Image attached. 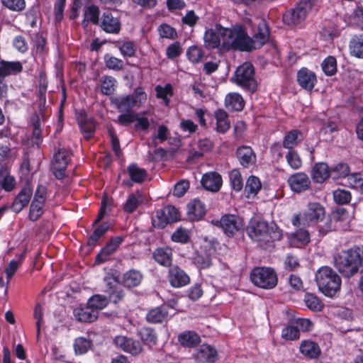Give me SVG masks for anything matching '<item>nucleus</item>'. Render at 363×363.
Masks as SVG:
<instances>
[{
  "label": "nucleus",
  "mask_w": 363,
  "mask_h": 363,
  "mask_svg": "<svg viewBox=\"0 0 363 363\" xmlns=\"http://www.w3.org/2000/svg\"><path fill=\"white\" fill-rule=\"evenodd\" d=\"M335 266L346 278L363 273V246H354L342 250L334 257Z\"/></svg>",
  "instance_id": "1"
},
{
  "label": "nucleus",
  "mask_w": 363,
  "mask_h": 363,
  "mask_svg": "<svg viewBox=\"0 0 363 363\" xmlns=\"http://www.w3.org/2000/svg\"><path fill=\"white\" fill-rule=\"evenodd\" d=\"M249 237L262 248L272 246V244L281 240V231L274 223L269 224L262 220L254 219L247 227Z\"/></svg>",
  "instance_id": "2"
},
{
  "label": "nucleus",
  "mask_w": 363,
  "mask_h": 363,
  "mask_svg": "<svg viewBox=\"0 0 363 363\" xmlns=\"http://www.w3.org/2000/svg\"><path fill=\"white\" fill-rule=\"evenodd\" d=\"M220 33L223 38V45L228 49L249 51L252 49V39L240 26L233 29L221 28Z\"/></svg>",
  "instance_id": "3"
},
{
  "label": "nucleus",
  "mask_w": 363,
  "mask_h": 363,
  "mask_svg": "<svg viewBox=\"0 0 363 363\" xmlns=\"http://www.w3.org/2000/svg\"><path fill=\"white\" fill-rule=\"evenodd\" d=\"M315 281L319 290L325 296H335L341 287V279L329 267H322L315 273Z\"/></svg>",
  "instance_id": "4"
},
{
  "label": "nucleus",
  "mask_w": 363,
  "mask_h": 363,
  "mask_svg": "<svg viewBox=\"0 0 363 363\" xmlns=\"http://www.w3.org/2000/svg\"><path fill=\"white\" fill-rule=\"evenodd\" d=\"M106 285V292L108 294V299L104 296L96 294L91 296L87 303L91 308L96 309L98 313L99 310H102L107 306L108 301L116 303L124 296L123 291L121 289L116 280L108 281Z\"/></svg>",
  "instance_id": "5"
},
{
  "label": "nucleus",
  "mask_w": 363,
  "mask_h": 363,
  "mask_svg": "<svg viewBox=\"0 0 363 363\" xmlns=\"http://www.w3.org/2000/svg\"><path fill=\"white\" fill-rule=\"evenodd\" d=\"M231 80L244 89L251 92H255L257 89L254 67L250 62H245L239 66Z\"/></svg>",
  "instance_id": "6"
},
{
  "label": "nucleus",
  "mask_w": 363,
  "mask_h": 363,
  "mask_svg": "<svg viewBox=\"0 0 363 363\" xmlns=\"http://www.w3.org/2000/svg\"><path fill=\"white\" fill-rule=\"evenodd\" d=\"M324 216V208L320 203H310L306 212L294 216L292 223L297 227H307L322 220Z\"/></svg>",
  "instance_id": "7"
},
{
  "label": "nucleus",
  "mask_w": 363,
  "mask_h": 363,
  "mask_svg": "<svg viewBox=\"0 0 363 363\" xmlns=\"http://www.w3.org/2000/svg\"><path fill=\"white\" fill-rule=\"evenodd\" d=\"M252 282L257 286L271 289L277 284V276L275 271L270 267H256L250 274Z\"/></svg>",
  "instance_id": "8"
},
{
  "label": "nucleus",
  "mask_w": 363,
  "mask_h": 363,
  "mask_svg": "<svg viewBox=\"0 0 363 363\" xmlns=\"http://www.w3.org/2000/svg\"><path fill=\"white\" fill-rule=\"evenodd\" d=\"M147 100V94L142 88L135 89L133 94L116 99V106L120 112H132L134 107H140Z\"/></svg>",
  "instance_id": "9"
},
{
  "label": "nucleus",
  "mask_w": 363,
  "mask_h": 363,
  "mask_svg": "<svg viewBox=\"0 0 363 363\" xmlns=\"http://www.w3.org/2000/svg\"><path fill=\"white\" fill-rule=\"evenodd\" d=\"M315 0H302L298 6L283 15V21L289 26L301 23L314 6Z\"/></svg>",
  "instance_id": "10"
},
{
  "label": "nucleus",
  "mask_w": 363,
  "mask_h": 363,
  "mask_svg": "<svg viewBox=\"0 0 363 363\" xmlns=\"http://www.w3.org/2000/svg\"><path fill=\"white\" fill-rule=\"evenodd\" d=\"M180 214L177 208L173 206H167L162 209L157 210L152 218V225L157 228H164L169 223L179 220Z\"/></svg>",
  "instance_id": "11"
},
{
  "label": "nucleus",
  "mask_w": 363,
  "mask_h": 363,
  "mask_svg": "<svg viewBox=\"0 0 363 363\" xmlns=\"http://www.w3.org/2000/svg\"><path fill=\"white\" fill-rule=\"evenodd\" d=\"M72 152L65 148H60L55 153L52 161L51 169L57 179L65 177L67 166L71 160Z\"/></svg>",
  "instance_id": "12"
},
{
  "label": "nucleus",
  "mask_w": 363,
  "mask_h": 363,
  "mask_svg": "<svg viewBox=\"0 0 363 363\" xmlns=\"http://www.w3.org/2000/svg\"><path fill=\"white\" fill-rule=\"evenodd\" d=\"M213 223L220 226L228 236L233 235L244 226L243 220L235 215L223 216L220 220H213Z\"/></svg>",
  "instance_id": "13"
},
{
  "label": "nucleus",
  "mask_w": 363,
  "mask_h": 363,
  "mask_svg": "<svg viewBox=\"0 0 363 363\" xmlns=\"http://www.w3.org/2000/svg\"><path fill=\"white\" fill-rule=\"evenodd\" d=\"M235 155L240 164L244 168H250L256 164L257 156L250 146L242 145L238 147Z\"/></svg>",
  "instance_id": "14"
},
{
  "label": "nucleus",
  "mask_w": 363,
  "mask_h": 363,
  "mask_svg": "<svg viewBox=\"0 0 363 363\" xmlns=\"http://www.w3.org/2000/svg\"><path fill=\"white\" fill-rule=\"evenodd\" d=\"M100 26L104 31L111 34H118L121 30L119 18L113 16L109 11L103 13Z\"/></svg>",
  "instance_id": "15"
},
{
  "label": "nucleus",
  "mask_w": 363,
  "mask_h": 363,
  "mask_svg": "<svg viewBox=\"0 0 363 363\" xmlns=\"http://www.w3.org/2000/svg\"><path fill=\"white\" fill-rule=\"evenodd\" d=\"M32 194V187L27 184L15 197L11 205L12 211L16 213L21 211L30 201Z\"/></svg>",
  "instance_id": "16"
},
{
  "label": "nucleus",
  "mask_w": 363,
  "mask_h": 363,
  "mask_svg": "<svg viewBox=\"0 0 363 363\" xmlns=\"http://www.w3.org/2000/svg\"><path fill=\"white\" fill-rule=\"evenodd\" d=\"M288 182L291 190L297 193L307 190L311 184L309 177L303 172H298L292 174L289 177Z\"/></svg>",
  "instance_id": "17"
},
{
  "label": "nucleus",
  "mask_w": 363,
  "mask_h": 363,
  "mask_svg": "<svg viewBox=\"0 0 363 363\" xmlns=\"http://www.w3.org/2000/svg\"><path fill=\"white\" fill-rule=\"evenodd\" d=\"M206 212V206L199 199H192L186 206V213L190 220L198 221L201 220L205 216Z\"/></svg>",
  "instance_id": "18"
},
{
  "label": "nucleus",
  "mask_w": 363,
  "mask_h": 363,
  "mask_svg": "<svg viewBox=\"0 0 363 363\" xmlns=\"http://www.w3.org/2000/svg\"><path fill=\"white\" fill-rule=\"evenodd\" d=\"M169 280L173 287H182L189 283L190 279L184 270L174 266L169 270Z\"/></svg>",
  "instance_id": "19"
},
{
  "label": "nucleus",
  "mask_w": 363,
  "mask_h": 363,
  "mask_svg": "<svg viewBox=\"0 0 363 363\" xmlns=\"http://www.w3.org/2000/svg\"><path fill=\"white\" fill-rule=\"evenodd\" d=\"M216 350L209 345L203 344L196 351L195 359L199 363L214 362L217 360Z\"/></svg>",
  "instance_id": "20"
},
{
  "label": "nucleus",
  "mask_w": 363,
  "mask_h": 363,
  "mask_svg": "<svg viewBox=\"0 0 363 363\" xmlns=\"http://www.w3.org/2000/svg\"><path fill=\"white\" fill-rule=\"evenodd\" d=\"M202 186L211 191H218L222 185L221 176L215 172L203 174L201 179Z\"/></svg>",
  "instance_id": "21"
},
{
  "label": "nucleus",
  "mask_w": 363,
  "mask_h": 363,
  "mask_svg": "<svg viewBox=\"0 0 363 363\" xmlns=\"http://www.w3.org/2000/svg\"><path fill=\"white\" fill-rule=\"evenodd\" d=\"M297 81L302 88L311 91L316 82V76L308 69L302 68L297 74Z\"/></svg>",
  "instance_id": "22"
},
{
  "label": "nucleus",
  "mask_w": 363,
  "mask_h": 363,
  "mask_svg": "<svg viewBox=\"0 0 363 363\" xmlns=\"http://www.w3.org/2000/svg\"><path fill=\"white\" fill-rule=\"evenodd\" d=\"M122 241L123 238L121 237H116L111 240V241L100 251V252L96 256V262L99 263H102L108 260L109 256L116 251Z\"/></svg>",
  "instance_id": "23"
},
{
  "label": "nucleus",
  "mask_w": 363,
  "mask_h": 363,
  "mask_svg": "<svg viewBox=\"0 0 363 363\" xmlns=\"http://www.w3.org/2000/svg\"><path fill=\"white\" fill-rule=\"evenodd\" d=\"M74 315L80 322L91 323L97 319L98 312L87 304L85 307L75 308Z\"/></svg>",
  "instance_id": "24"
},
{
  "label": "nucleus",
  "mask_w": 363,
  "mask_h": 363,
  "mask_svg": "<svg viewBox=\"0 0 363 363\" xmlns=\"http://www.w3.org/2000/svg\"><path fill=\"white\" fill-rule=\"evenodd\" d=\"M330 171L328 165L325 162L316 163L311 170L313 180L321 184L330 177Z\"/></svg>",
  "instance_id": "25"
},
{
  "label": "nucleus",
  "mask_w": 363,
  "mask_h": 363,
  "mask_svg": "<svg viewBox=\"0 0 363 363\" xmlns=\"http://www.w3.org/2000/svg\"><path fill=\"white\" fill-rule=\"evenodd\" d=\"M300 352L309 359H317L321 353L319 345L311 340H303L300 345Z\"/></svg>",
  "instance_id": "26"
},
{
  "label": "nucleus",
  "mask_w": 363,
  "mask_h": 363,
  "mask_svg": "<svg viewBox=\"0 0 363 363\" xmlns=\"http://www.w3.org/2000/svg\"><path fill=\"white\" fill-rule=\"evenodd\" d=\"M23 67L20 62H8L5 60H1L0 79H4L9 75L20 73Z\"/></svg>",
  "instance_id": "27"
},
{
  "label": "nucleus",
  "mask_w": 363,
  "mask_h": 363,
  "mask_svg": "<svg viewBox=\"0 0 363 363\" xmlns=\"http://www.w3.org/2000/svg\"><path fill=\"white\" fill-rule=\"evenodd\" d=\"M291 245L294 247H301L310 242V235L308 230L300 228L296 232L289 235Z\"/></svg>",
  "instance_id": "28"
},
{
  "label": "nucleus",
  "mask_w": 363,
  "mask_h": 363,
  "mask_svg": "<svg viewBox=\"0 0 363 363\" xmlns=\"http://www.w3.org/2000/svg\"><path fill=\"white\" fill-rule=\"evenodd\" d=\"M168 316V311L166 306H159L151 309L146 315V320L151 323H161Z\"/></svg>",
  "instance_id": "29"
},
{
  "label": "nucleus",
  "mask_w": 363,
  "mask_h": 363,
  "mask_svg": "<svg viewBox=\"0 0 363 363\" xmlns=\"http://www.w3.org/2000/svg\"><path fill=\"white\" fill-rule=\"evenodd\" d=\"M178 341L181 345L186 347H194L201 342V338L194 331H185L178 336Z\"/></svg>",
  "instance_id": "30"
},
{
  "label": "nucleus",
  "mask_w": 363,
  "mask_h": 363,
  "mask_svg": "<svg viewBox=\"0 0 363 363\" xmlns=\"http://www.w3.org/2000/svg\"><path fill=\"white\" fill-rule=\"evenodd\" d=\"M302 140L303 135L300 130H291L284 137L283 147L289 150H292Z\"/></svg>",
  "instance_id": "31"
},
{
  "label": "nucleus",
  "mask_w": 363,
  "mask_h": 363,
  "mask_svg": "<svg viewBox=\"0 0 363 363\" xmlns=\"http://www.w3.org/2000/svg\"><path fill=\"white\" fill-rule=\"evenodd\" d=\"M77 121L84 137L89 140L95 130V121L91 118L82 115L77 117Z\"/></svg>",
  "instance_id": "32"
},
{
  "label": "nucleus",
  "mask_w": 363,
  "mask_h": 363,
  "mask_svg": "<svg viewBox=\"0 0 363 363\" xmlns=\"http://www.w3.org/2000/svg\"><path fill=\"white\" fill-rule=\"evenodd\" d=\"M155 260L160 264L168 267L171 265L172 251L169 247H160L156 249L153 252Z\"/></svg>",
  "instance_id": "33"
},
{
  "label": "nucleus",
  "mask_w": 363,
  "mask_h": 363,
  "mask_svg": "<svg viewBox=\"0 0 363 363\" xmlns=\"http://www.w3.org/2000/svg\"><path fill=\"white\" fill-rule=\"evenodd\" d=\"M257 32L254 35L255 42L262 45L265 44L269 38V28L266 21L262 18H257Z\"/></svg>",
  "instance_id": "34"
},
{
  "label": "nucleus",
  "mask_w": 363,
  "mask_h": 363,
  "mask_svg": "<svg viewBox=\"0 0 363 363\" xmlns=\"http://www.w3.org/2000/svg\"><path fill=\"white\" fill-rule=\"evenodd\" d=\"M143 279V274L138 270L130 269L123 276V284L128 288L138 286Z\"/></svg>",
  "instance_id": "35"
},
{
  "label": "nucleus",
  "mask_w": 363,
  "mask_h": 363,
  "mask_svg": "<svg viewBox=\"0 0 363 363\" xmlns=\"http://www.w3.org/2000/svg\"><path fill=\"white\" fill-rule=\"evenodd\" d=\"M138 336L140 337L144 345H147L149 347H152L157 344V334L155 331L151 328H142L138 331Z\"/></svg>",
  "instance_id": "36"
},
{
  "label": "nucleus",
  "mask_w": 363,
  "mask_h": 363,
  "mask_svg": "<svg viewBox=\"0 0 363 363\" xmlns=\"http://www.w3.org/2000/svg\"><path fill=\"white\" fill-rule=\"evenodd\" d=\"M225 105L229 110L241 111L244 107V100L240 94L230 93L225 96Z\"/></svg>",
  "instance_id": "37"
},
{
  "label": "nucleus",
  "mask_w": 363,
  "mask_h": 363,
  "mask_svg": "<svg viewBox=\"0 0 363 363\" xmlns=\"http://www.w3.org/2000/svg\"><path fill=\"white\" fill-rule=\"evenodd\" d=\"M215 118L216 120L217 132L225 133L229 130L230 123L228 119V115L224 110L218 109L216 111Z\"/></svg>",
  "instance_id": "38"
},
{
  "label": "nucleus",
  "mask_w": 363,
  "mask_h": 363,
  "mask_svg": "<svg viewBox=\"0 0 363 363\" xmlns=\"http://www.w3.org/2000/svg\"><path fill=\"white\" fill-rule=\"evenodd\" d=\"M218 29V33L215 32L213 29H208L206 31L204 35V46L208 49H214L218 48L220 43V38L222 35L220 33V29Z\"/></svg>",
  "instance_id": "39"
},
{
  "label": "nucleus",
  "mask_w": 363,
  "mask_h": 363,
  "mask_svg": "<svg viewBox=\"0 0 363 363\" xmlns=\"http://www.w3.org/2000/svg\"><path fill=\"white\" fill-rule=\"evenodd\" d=\"M261 188L262 184L259 179L255 176L250 177L246 182L245 187L246 196L248 199L255 197L260 191Z\"/></svg>",
  "instance_id": "40"
},
{
  "label": "nucleus",
  "mask_w": 363,
  "mask_h": 363,
  "mask_svg": "<svg viewBox=\"0 0 363 363\" xmlns=\"http://www.w3.org/2000/svg\"><path fill=\"white\" fill-rule=\"evenodd\" d=\"M127 171L130 179L135 183H142L147 176L146 170L145 169L140 168L135 164L128 166Z\"/></svg>",
  "instance_id": "41"
},
{
  "label": "nucleus",
  "mask_w": 363,
  "mask_h": 363,
  "mask_svg": "<svg viewBox=\"0 0 363 363\" xmlns=\"http://www.w3.org/2000/svg\"><path fill=\"white\" fill-rule=\"evenodd\" d=\"M350 49L353 56L363 58V34L357 35L351 40Z\"/></svg>",
  "instance_id": "42"
},
{
  "label": "nucleus",
  "mask_w": 363,
  "mask_h": 363,
  "mask_svg": "<svg viewBox=\"0 0 363 363\" xmlns=\"http://www.w3.org/2000/svg\"><path fill=\"white\" fill-rule=\"evenodd\" d=\"M168 133L169 130L167 126L160 125L157 134L152 135L150 141L148 142V146L156 147L159 143H162L167 140Z\"/></svg>",
  "instance_id": "43"
},
{
  "label": "nucleus",
  "mask_w": 363,
  "mask_h": 363,
  "mask_svg": "<svg viewBox=\"0 0 363 363\" xmlns=\"http://www.w3.org/2000/svg\"><path fill=\"white\" fill-rule=\"evenodd\" d=\"M116 80L111 76H104L101 79V91L104 95H111L115 91Z\"/></svg>",
  "instance_id": "44"
},
{
  "label": "nucleus",
  "mask_w": 363,
  "mask_h": 363,
  "mask_svg": "<svg viewBox=\"0 0 363 363\" xmlns=\"http://www.w3.org/2000/svg\"><path fill=\"white\" fill-rule=\"evenodd\" d=\"M31 125L33 127V142L38 144L41 140V121L40 116L33 114L30 118Z\"/></svg>",
  "instance_id": "45"
},
{
  "label": "nucleus",
  "mask_w": 363,
  "mask_h": 363,
  "mask_svg": "<svg viewBox=\"0 0 363 363\" xmlns=\"http://www.w3.org/2000/svg\"><path fill=\"white\" fill-rule=\"evenodd\" d=\"M304 302L307 308L311 311H320L323 308V303L316 296L312 294H306L305 295Z\"/></svg>",
  "instance_id": "46"
},
{
  "label": "nucleus",
  "mask_w": 363,
  "mask_h": 363,
  "mask_svg": "<svg viewBox=\"0 0 363 363\" xmlns=\"http://www.w3.org/2000/svg\"><path fill=\"white\" fill-rule=\"evenodd\" d=\"M141 203V196L140 194L136 196L134 194L129 195L126 202L124 204L123 209L127 213H133Z\"/></svg>",
  "instance_id": "47"
},
{
  "label": "nucleus",
  "mask_w": 363,
  "mask_h": 363,
  "mask_svg": "<svg viewBox=\"0 0 363 363\" xmlns=\"http://www.w3.org/2000/svg\"><path fill=\"white\" fill-rule=\"evenodd\" d=\"M281 337L289 340H298L300 337V331L296 324L290 325L283 328Z\"/></svg>",
  "instance_id": "48"
},
{
  "label": "nucleus",
  "mask_w": 363,
  "mask_h": 363,
  "mask_svg": "<svg viewBox=\"0 0 363 363\" xmlns=\"http://www.w3.org/2000/svg\"><path fill=\"white\" fill-rule=\"evenodd\" d=\"M286 160L288 164L294 169H299L302 165V161L296 151L289 150L286 155Z\"/></svg>",
  "instance_id": "49"
},
{
  "label": "nucleus",
  "mask_w": 363,
  "mask_h": 363,
  "mask_svg": "<svg viewBox=\"0 0 363 363\" xmlns=\"http://www.w3.org/2000/svg\"><path fill=\"white\" fill-rule=\"evenodd\" d=\"M322 69L325 74L333 75L337 71V62L334 57L329 56L322 62Z\"/></svg>",
  "instance_id": "50"
},
{
  "label": "nucleus",
  "mask_w": 363,
  "mask_h": 363,
  "mask_svg": "<svg viewBox=\"0 0 363 363\" xmlns=\"http://www.w3.org/2000/svg\"><path fill=\"white\" fill-rule=\"evenodd\" d=\"M108 228L109 225L107 223H103L99 225L91 235L88 241L89 245H94L108 231Z\"/></svg>",
  "instance_id": "51"
},
{
  "label": "nucleus",
  "mask_w": 363,
  "mask_h": 363,
  "mask_svg": "<svg viewBox=\"0 0 363 363\" xmlns=\"http://www.w3.org/2000/svg\"><path fill=\"white\" fill-rule=\"evenodd\" d=\"M91 342L84 337H78L75 340L74 348L76 354H83L91 347Z\"/></svg>",
  "instance_id": "52"
},
{
  "label": "nucleus",
  "mask_w": 363,
  "mask_h": 363,
  "mask_svg": "<svg viewBox=\"0 0 363 363\" xmlns=\"http://www.w3.org/2000/svg\"><path fill=\"white\" fill-rule=\"evenodd\" d=\"M333 199L337 204H346L351 200V194L348 191L338 189L333 191Z\"/></svg>",
  "instance_id": "53"
},
{
  "label": "nucleus",
  "mask_w": 363,
  "mask_h": 363,
  "mask_svg": "<svg viewBox=\"0 0 363 363\" xmlns=\"http://www.w3.org/2000/svg\"><path fill=\"white\" fill-rule=\"evenodd\" d=\"M43 203L38 201H33L30 208L29 218L31 220L35 221L39 218V217L43 213Z\"/></svg>",
  "instance_id": "54"
},
{
  "label": "nucleus",
  "mask_w": 363,
  "mask_h": 363,
  "mask_svg": "<svg viewBox=\"0 0 363 363\" xmlns=\"http://www.w3.org/2000/svg\"><path fill=\"white\" fill-rule=\"evenodd\" d=\"M104 62L106 67L109 69L118 71L123 67V60L109 55H105Z\"/></svg>",
  "instance_id": "55"
},
{
  "label": "nucleus",
  "mask_w": 363,
  "mask_h": 363,
  "mask_svg": "<svg viewBox=\"0 0 363 363\" xmlns=\"http://www.w3.org/2000/svg\"><path fill=\"white\" fill-rule=\"evenodd\" d=\"M189 231L184 228H177L172 235V240L174 242L186 243L189 240Z\"/></svg>",
  "instance_id": "56"
},
{
  "label": "nucleus",
  "mask_w": 363,
  "mask_h": 363,
  "mask_svg": "<svg viewBox=\"0 0 363 363\" xmlns=\"http://www.w3.org/2000/svg\"><path fill=\"white\" fill-rule=\"evenodd\" d=\"M203 51L197 46H191L186 51V56L192 63H199L202 60Z\"/></svg>",
  "instance_id": "57"
},
{
  "label": "nucleus",
  "mask_w": 363,
  "mask_h": 363,
  "mask_svg": "<svg viewBox=\"0 0 363 363\" xmlns=\"http://www.w3.org/2000/svg\"><path fill=\"white\" fill-rule=\"evenodd\" d=\"M194 263L200 269H206L211 265V257L207 253L197 254L194 257Z\"/></svg>",
  "instance_id": "58"
},
{
  "label": "nucleus",
  "mask_w": 363,
  "mask_h": 363,
  "mask_svg": "<svg viewBox=\"0 0 363 363\" xmlns=\"http://www.w3.org/2000/svg\"><path fill=\"white\" fill-rule=\"evenodd\" d=\"M99 9L96 6L91 5L84 11V17L92 23L97 25L99 22Z\"/></svg>",
  "instance_id": "59"
},
{
  "label": "nucleus",
  "mask_w": 363,
  "mask_h": 363,
  "mask_svg": "<svg viewBox=\"0 0 363 363\" xmlns=\"http://www.w3.org/2000/svg\"><path fill=\"white\" fill-rule=\"evenodd\" d=\"M229 177L233 189L236 191H240L242 188V179L240 172L237 169L232 170Z\"/></svg>",
  "instance_id": "60"
},
{
  "label": "nucleus",
  "mask_w": 363,
  "mask_h": 363,
  "mask_svg": "<svg viewBox=\"0 0 363 363\" xmlns=\"http://www.w3.org/2000/svg\"><path fill=\"white\" fill-rule=\"evenodd\" d=\"M2 4L9 10L21 11L26 7L25 0H1Z\"/></svg>",
  "instance_id": "61"
},
{
  "label": "nucleus",
  "mask_w": 363,
  "mask_h": 363,
  "mask_svg": "<svg viewBox=\"0 0 363 363\" xmlns=\"http://www.w3.org/2000/svg\"><path fill=\"white\" fill-rule=\"evenodd\" d=\"M118 43V48L124 57H133L135 55V47L132 42L124 41Z\"/></svg>",
  "instance_id": "62"
},
{
  "label": "nucleus",
  "mask_w": 363,
  "mask_h": 363,
  "mask_svg": "<svg viewBox=\"0 0 363 363\" xmlns=\"http://www.w3.org/2000/svg\"><path fill=\"white\" fill-rule=\"evenodd\" d=\"M123 351L130 353L133 355H138L141 353L143 348L140 343L133 339H130V342L128 341L125 347L123 350Z\"/></svg>",
  "instance_id": "63"
},
{
  "label": "nucleus",
  "mask_w": 363,
  "mask_h": 363,
  "mask_svg": "<svg viewBox=\"0 0 363 363\" xmlns=\"http://www.w3.org/2000/svg\"><path fill=\"white\" fill-rule=\"evenodd\" d=\"M158 31L162 38L173 39L177 36L176 30L168 24H162L158 28Z\"/></svg>",
  "instance_id": "64"
}]
</instances>
